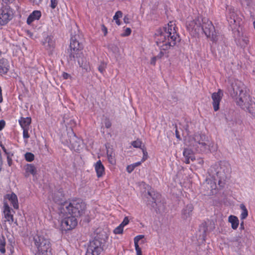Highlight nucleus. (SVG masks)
I'll return each instance as SVG.
<instances>
[{
	"mask_svg": "<svg viewBox=\"0 0 255 255\" xmlns=\"http://www.w3.org/2000/svg\"><path fill=\"white\" fill-rule=\"evenodd\" d=\"M156 43L160 49V53L156 57L152 58L151 64L155 65L156 58H160L165 52L175 46L180 41L177 32L175 22L170 21L162 28L159 29L155 33Z\"/></svg>",
	"mask_w": 255,
	"mask_h": 255,
	"instance_id": "obj_1",
	"label": "nucleus"
},
{
	"mask_svg": "<svg viewBox=\"0 0 255 255\" xmlns=\"http://www.w3.org/2000/svg\"><path fill=\"white\" fill-rule=\"evenodd\" d=\"M186 144L192 148H185L183 154L185 158L184 162L189 164L191 161L195 160L194 154L193 150L197 152H206L209 151L215 150L216 147L213 148L214 144L209 139L205 134L196 133L192 136H189Z\"/></svg>",
	"mask_w": 255,
	"mask_h": 255,
	"instance_id": "obj_2",
	"label": "nucleus"
},
{
	"mask_svg": "<svg viewBox=\"0 0 255 255\" xmlns=\"http://www.w3.org/2000/svg\"><path fill=\"white\" fill-rule=\"evenodd\" d=\"M232 96L236 99V103L241 108L253 114L255 112V102L247 92L244 84L239 81H235L232 84Z\"/></svg>",
	"mask_w": 255,
	"mask_h": 255,
	"instance_id": "obj_3",
	"label": "nucleus"
},
{
	"mask_svg": "<svg viewBox=\"0 0 255 255\" xmlns=\"http://www.w3.org/2000/svg\"><path fill=\"white\" fill-rule=\"evenodd\" d=\"M231 171L230 164L226 161H220L211 166L208 173L213 180V184L211 186L212 189L215 188L217 182L220 186H223L224 182Z\"/></svg>",
	"mask_w": 255,
	"mask_h": 255,
	"instance_id": "obj_4",
	"label": "nucleus"
},
{
	"mask_svg": "<svg viewBox=\"0 0 255 255\" xmlns=\"http://www.w3.org/2000/svg\"><path fill=\"white\" fill-rule=\"evenodd\" d=\"M85 208V203L83 202L81 199H75L62 204L60 212L64 214H70L76 218L84 213Z\"/></svg>",
	"mask_w": 255,
	"mask_h": 255,
	"instance_id": "obj_5",
	"label": "nucleus"
},
{
	"mask_svg": "<svg viewBox=\"0 0 255 255\" xmlns=\"http://www.w3.org/2000/svg\"><path fill=\"white\" fill-rule=\"evenodd\" d=\"M37 249L35 255H48L51 252V244L49 238L42 233L38 232L33 238Z\"/></svg>",
	"mask_w": 255,
	"mask_h": 255,
	"instance_id": "obj_6",
	"label": "nucleus"
},
{
	"mask_svg": "<svg viewBox=\"0 0 255 255\" xmlns=\"http://www.w3.org/2000/svg\"><path fill=\"white\" fill-rule=\"evenodd\" d=\"M201 21L200 30L203 31L207 37L211 38L213 42L216 43L218 35L212 22L205 17L202 18Z\"/></svg>",
	"mask_w": 255,
	"mask_h": 255,
	"instance_id": "obj_7",
	"label": "nucleus"
},
{
	"mask_svg": "<svg viewBox=\"0 0 255 255\" xmlns=\"http://www.w3.org/2000/svg\"><path fill=\"white\" fill-rule=\"evenodd\" d=\"M62 214L63 216L60 222L61 230L69 231L75 228L78 223L77 220L75 217L68 213Z\"/></svg>",
	"mask_w": 255,
	"mask_h": 255,
	"instance_id": "obj_8",
	"label": "nucleus"
},
{
	"mask_svg": "<svg viewBox=\"0 0 255 255\" xmlns=\"http://www.w3.org/2000/svg\"><path fill=\"white\" fill-rule=\"evenodd\" d=\"M13 11L7 5H2L0 8V26L6 25L13 17Z\"/></svg>",
	"mask_w": 255,
	"mask_h": 255,
	"instance_id": "obj_9",
	"label": "nucleus"
},
{
	"mask_svg": "<svg viewBox=\"0 0 255 255\" xmlns=\"http://www.w3.org/2000/svg\"><path fill=\"white\" fill-rule=\"evenodd\" d=\"M103 251V245L98 239L91 241L87 249L86 255H100Z\"/></svg>",
	"mask_w": 255,
	"mask_h": 255,
	"instance_id": "obj_10",
	"label": "nucleus"
},
{
	"mask_svg": "<svg viewBox=\"0 0 255 255\" xmlns=\"http://www.w3.org/2000/svg\"><path fill=\"white\" fill-rule=\"evenodd\" d=\"M71 52L70 54V58L72 59L73 58L75 60V55L80 54L82 52V46L80 44L79 41L77 40L75 37L72 36L71 37V41L70 44Z\"/></svg>",
	"mask_w": 255,
	"mask_h": 255,
	"instance_id": "obj_11",
	"label": "nucleus"
},
{
	"mask_svg": "<svg viewBox=\"0 0 255 255\" xmlns=\"http://www.w3.org/2000/svg\"><path fill=\"white\" fill-rule=\"evenodd\" d=\"M41 43L45 50L52 52L55 47V40L52 35L43 34Z\"/></svg>",
	"mask_w": 255,
	"mask_h": 255,
	"instance_id": "obj_12",
	"label": "nucleus"
},
{
	"mask_svg": "<svg viewBox=\"0 0 255 255\" xmlns=\"http://www.w3.org/2000/svg\"><path fill=\"white\" fill-rule=\"evenodd\" d=\"M226 8V16L229 24L232 26L235 24L238 20L237 15L235 12V8L233 6L225 4Z\"/></svg>",
	"mask_w": 255,
	"mask_h": 255,
	"instance_id": "obj_13",
	"label": "nucleus"
},
{
	"mask_svg": "<svg viewBox=\"0 0 255 255\" xmlns=\"http://www.w3.org/2000/svg\"><path fill=\"white\" fill-rule=\"evenodd\" d=\"M223 96V92L220 89L217 92H214L212 94V104L215 111H217L219 109L220 103Z\"/></svg>",
	"mask_w": 255,
	"mask_h": 255,
	"instance_id": "obj_14",
	"label": "nucleus"
},
{
	"mask_svg": "<svg viewBox=\"0 0 255 255\" xmlns=\"http://www.w3.org/2000/svg\"><path fill=\"white\" fill-rule=\"evenodd\" d=\"M201 18L198 17L192 21H188L186 23L187 29L189 31H194L195 32H199L201 28Z\"/></svg>",
	"mask_w": 255,
	"mask_h": 255,
	"instance_id": "obj_15",
	"label": "nucleus"
},
{
	"mask_svg": "<svg viewBox=\"0 0 255 255\" xmlns=\"http://www.w3.org/2000/svg\"><path fill=\"white\" fill-rule=\"evenodd\" d=\"M52 200L55 203L60 205L59 210L64 202H68L65 201V194L64 193L62 189H59L57 191L55 192L54 196L52 197Z\"/></svg>",
	"mask_w": 255,
	"mask_h": 255,
	"instance_id": "obj_16",
	"label": "nucleus"
},
{
	"mask_svg": "<svg viewBox=\"0 0 255 255\" xmlns=\"http://www.w3.org/2000/svg\"><path fill=\"white\" fill-rule=\"evenodd\" d=\"M75 58L77 59V62L80 67L86 71L90 70L89 62H88L86 58L84 56L82 52H81L80 54H78L77 56L75 55Z\"/></svg>",
	"mask_w": 255,
	"mask_h": 255,
	"instance_id": "obj_17",
	"label": "nucleus"
},
{
	"mask_svg": "<svg viewBox=\"0 0 255 255\" xmlns=\"http://www.w3.org/2000/svg\"><path fill=\"white\" fill-rule=\"evenodd\" d=\"M97 176L100 178L105 174V168L100 160L97 161L94 165Z\"/></svg>",
	"mask_w": 255,
	"mask_h": 255,
	"instance_id": "obj_18",
	"label": "nucleus"
},
{
	"mask_svg": "<svg viewBox=\"0 0 255 255\" xmlns=\"http://www.w3.org/2000/svg\"><path fill=\"white\" fill-rule=\"evenodd\" d=\"M4 199H8L13 207L17 209L19 207L17 196L13 193L7 194L4 197Z\"/></svg>",
	"mask_w": 255,
	"mask_h": 255,
	"instance_id": "obj_19",
	"label": "nucleus"
},
{
	"mask_svg": "<svg viewBox=\"0 0 255 255\" xmlns=\"http://www.w3.org/2000/svg\"><path fill=\"white\" fill-rule=\"evenodd\" d=\"M9 69L8 60L5 58L0 59V74H6Z\"/></svg>",
	"mask_w": 255,
	"mask_h": 255,
	"instance_id": "obj_20",
	"label": "nucleus"
},
{
	"mask_svg": "<svg viewBox=\"0 0 255 255\" xmlns=\"http://www.w3.org/2000/svg\"><path fill=\"white\" fill-rule=\"evenodd\" d=\"M41 16V12L39 10H34L27 18V24L30 25L34 21L38 20Z\"/></svg>",
	"mask_w": 255,
	"mask_h": 255,
	"instance_id": "obj_21",
	"label": "nucleus"
},
{
	"mask_svg": "<svg viewBox=\"0 0 255 255\" xmlns=\"http://www.w3.org/2000/svg\"><path fill=\"white\" fill-rule=\"evenodd\" d=\"M73 136L69 139L70 143L74 150H79V146L81 140L72 132Z\"/></svg>",
	"mask_w": 255,
	"mask_h": 255,
	"instance_id": "obj_22",
	"label": "nucleus"
},
{
	"mask_svg": "<svg viewBox=\"0 0 255 255\" xmlns=\"http://www.w3.org/2000/svg\"><path fill=\"white\" fill-rule=\"evenodd\" d=\"M3 208L5 218L7 221L12 222L13 221V215L11 214V209L7 202H4Z\"/></svg>",
	"mask_w": 255,
	"mask_h": 255,
	"instance_id": "obj_23",
	"label": "nucleus"
},
{
	"mask_svg": "<svg viewBox=\"0 0 255 255\" xmlns=\"http://www.w3.org/2000/svg\"><path fill=\"white\" fill-rule=\"evenodd\" d=\"M18 123L21 128H29V126L31 123L30 117H20L18 120Z\"/></svg>",
	"mask_w": 255,
	"mask_h": 255,
	"instance_id": "obj_24",
	"label": "nucleus"
},
{
	"mask_svg": "<svg viewBox=\"0 0 255 255\" xmlns=\"http://www.w3.org/2000/svg\"><path fill=\"white\" fill-rule=\"evenodd\" d=\"M193 209V206L192 204H188L183 210L182 212V217L184 219H187L190 217L192 212Z\"/></svg>",
	"mask_w": 255,
	"mask_h": 255,
	"instance_id": "obj_25",
	"label": "nucleus"
},
{
	"mask_svg": "<svg viewBox=\"0 0 255 255\" xmlns=\"http://www.w3.org/2000/svg\"><path fill=\"white\" fill-rule=\"evenodd\" d=\"M25 171L26 173V176L29 174H32L35 176L36 174V168L33 164H27L25 166Z\"/></svg>",
	"mask_w": 255,
	"mask_h": 255,
	"instance_id": "obj_26",
	"label": "nucleus"
},
{
	"mask_svg": "<svg viewBox=\"0 0 255 255\" xmlns=\"http://www.w3.org/2000/svg\"><path fill=\"white\" fill-rule=\"evenodd\" d=\"M228 221L231 224V227L233 230H236L238 228L239 220L237 217L234 215H230L228 217Z\"/></svg>",
	"mask_w": 255,
	"mask_h": 255,
	"instance_id": "obj_27",
	"label": "nucleus"
},
{
	"mask_svg": "<svg viewBox=\"0 0 255 255\" xmlns=\"http://www.w3.org/2000/svg\"><path fill=\"white\" fill-rule=\"evenodd\" d=\"M148 194L152 198V206L155 208L156 207V206L157 205V202L160 198V195L158 193L153 191H148Z\"/></svg>",
	"mask_w": 255,
	"mask_h": 255,
	"instance_id": "obj_28",
	"label": "nucleus"
},
{
	"mask_svg": "<svg viewBox=\"0 0 255 255\" xmlns=\"http://www.w3.org/2000/svg\"><path fill=\"white\" fill-rule=\"evenodd\" d=\"M240 208L241 210L240 218L241 220H243L247 218L248 216V211L244 204H241L240 205Z\"/></svg>",
	"mask_w": 255,
	"mask_h": 255,
	"instance_id": "obj_29",
	"label": "nucleus"
},
{
	"mask_svg": "<svg viewBox=\"0 0 255 255\" xmlns=\"http://www.w3.org/2000/svg\"><path fill=\"white\" fill-rule=\"evenodd\" d=\"M107 154L109 163L112 165H115L116 163L115 154L112 151H110L109 150H107Z\"/></svg>",
	"mask_w": 255,
	"mask_h": 255,
	"instance_id": "obj_30",
	"label": "nucleus"
},
{
	"mask_svg": "<svg viewBox=\"0 0 255 255\" xmlns=\"http://www.w3.org/2000/svg\"><path fill=\"white\" fill-rule=\"evenodd\" d=\"M142 163V161H138L128 165L127 167V171L128 173H130L134 169V168L140 165Z\"/></svg>",
	"mask_w": 255,
	"mask_h": 255,
	"instance_id": "obj_31",
	"label": "nucleus"
},
{
	"mask_svg": "<svg viewBox=\"0 0 255 255\" xmlns=\"http://www.w3.org/2000/svg\"><path fill=\"white\" fill-rule=\"evenodd\" d=\"M5 240L2 236L0 238V253L2 254H4L5 253Z\"/></svg>",
	"mask_w": 255,
	"mask_h": 255,
	"instance_id": "obj_32",
	"label": "nucleus"
},
{
	"mask_svg": "<svg viewBox=\"0 0 255 255\" xmlns=\"http://www.w3.org/2000/svg\"><path fill=\"white\" fill-rule=\"evenodd\" d=\"M123 16V13L121 11H117L114 17H113V19L115 21L116 24L118 25H121V22H120V20H119V18L122 17Z\"/></svg>",
	"mask_w": 255,
	"mask_h": 255,
	"instance_id": "obj_33",
	"label": "nucleus"
},
{
	"mask_svg": "<svg viewBox=\"0 0 255 255\" xmlns=\"http://www.w3.org/2000/svg\"><path fill=\"white\" fill-rule=\"evenodd\" d=\"M25 160L28 162H31L34 159V155L31 152H26L24 155Z\"/></svg>",
	"mask_w": 255,
	"mask_h": 255,
	"instance_id": "obj_34",
	"label": "nucleus"
},
{
	"mask_svg": "<svg viewBox=\"0 0 255 255\" xmlns=\"http://www.w3.org/2000/svg\"><path fill=\"white\" fill-rule=\"evenodd\" d=\"M124 227L120 224L114 230V233L116 235L122 234L123 232Z\"/></svg>",
	"mask_w": 255,
	"mask_h": 255,
	"instance_id": "obj_35",
	"label": "nucleus"
},
{
	"mask_svg": "<svg viewBox=\"0 0 255 255\" xmlns=\"http://www.w3.org/2000/svg\"><path fill=\"white\" fill-rule=\"evenodd\" d=\"M29 128H22V135L23 138L24 139V141L26 143L27 142L25 139H27L29 137V134L28 133V130Z\"/></svg>",
	"mask_w": 255,
	"mask_h": 255,
	"instance_id": "obj_36",
	"label": "nucleus"
},
{
	"mask_svg": "<svg viewBox=\"0 0 255 255\" xmlns=\"http://www.w3.org/2000/svg\"><path fill=\"white\" fill-rule=\"evenodd\" d=\"M142 142L139 139L133 141L131 143V145L135 148H141Z\"/></svg>",
	"mask_w": 255,
	"mask_h": 255,
	"instance_id": "obj_37",
	"label": "nucleus"
},
{
	"mask_svg": "<svg viewBox=\"0 0 255 255\" xmlns=\"http://www.w3.org/2000/svg\"><path fill=\"white\" fill-rule=\"evenodd\" d=\"M241 4L243 6H250L253 0H239Z\"/></svg>",
	"mask_w": 255,
	"mask_h": 255,
	"instance_id": "obj_38",
	"label": "nucleus"
},
{
	"mask_svg": "<svg viewBox=\"0 0 255 255\" xmlns=\"http://www.w3.org/2000/svg\"><path fill=\"white\" fill-rule=\"evenodd\" d=\"M142 149V151L143 153V156L140 161H142V162L145 161L147 158H148V153L146 151V150L144 149V148H141Z\"/></svg>",
	"mask_w": 255,
	"mask_h": 255,
	"instance_id": "obj_39",
	"label": "nucleus"
},
{
	"mask_svg": "<svg viewBox=\"0 0 255 255\" xmlns=\"http://www.w3.org/2000/svg\"><path fill=\"white\" fill-rule=\"evenodd\" d=\"M131 32V29L130 28L127 27L125 30V31L121 34V36L123 37H126L129 36Z\"/></svg>",
	"mask_w": 255,
	"mask_h": 255,
	"instance_id": "obj_40",
	"label": "nucleus"
},
{
	"mask_svg": "<svg viewBox=\"0 0 255 255\" xmlns=\"http://www.w3.org/2000/svg\"><path fill=\"white\" fill-rule=\"evenodd\" d=\"M106 67V64L104 62H102L98 67V70L101 73H103L105 71Z\"/></svg>",
	"mask_w": 255,
	"mask_h": 255,
	"instance_id": "obj_41",
	"label": "nucleus"
},
{
	"mask_svg": "<svg viewBox=\"0 0 255 255\" xmlns=\"http://www.w3.org/2000/svg\"><path fill=\"white\" fill-rule=\"evenodd\" d=\"M58 0H50V7L52 9H54L57 5Z\"/></svg>",
	"mask_w": 255,
	"mask_h": 255,
	"instance_id": "obj_42",
	"label": "nucleus"
},
{
	"mask_svg": "<svg viewBox=\"0 0 255 255\" xmlns=\"http://www.w3.org/2000/svg\"><path fill=\"white\" fill-rule=\"evenodd\" d=\"M129 223V220L128 217H125L122 221V222L120 224L124 228L125 226L127 225Z\"/></svg>",
	"mask_w": 255,
	"mask_h": 255,
	"instance_id": "obj_43",
	"label": "nucleus"
},
{
	"mask_svg": "<svg viewBox=\"0 0 255 255\" xmlns=\"http://www.w3.org/2000/svg\"><path fill=\"white\" fill-rule=\"evenodd\" d=\"M143 238V235H138L134 237V242L138 243V242Z\"/></svg>",
	"mask_w": 255,
	"mask_h": 255,
	"instance_id": "obj_44",
	"label": "nucleus"
},
{
	"mask_svg": "<svg viewBox=\"0 0 255 255\" xmlns=\"http://www.w3.org/2000/svg\"><path fill=\"white\" fill-rule=\"evenodd\" d=\"M102 31L104 33V36H106L108 33V29L104 24L102 25Z\"/></svg>",
	"mask_w": 255,
	"mask_h": 255,
	"instance_id": "obj_45",
	"label": "nucleus"
},
{
	"mask_svg": "<svg viewBox=\"0 0 255 255\" xmlns=\"http://www.w3.org/2000/svg\"><path fill=\"white\" fill-rule=\"evenodd\" d=\"M5 125V123L4 121H3V120L0 121V130H2L4 128Z\"/></svg>",
	"mask_w": 255,
	"mask_h": 255,
	"instance_id": "obj_46",
	"label": "nucleus"
},
{
	"mask_svg": "<svg viewBox=\"0 0 255 255\" xmlns=\"http://www.w3.org/2000/svg\"><path fill=\"white\" fill-rule=\"evenodd\" d=\"M42 0H30V1L35 4H38Z\"/></svg>",
	"mask_w": 255,
	"mask_h": 255,
	"instance_id": "obj_47",
	"label": "nucleus"
},
{
	"mask_svg": "<svg viewBox=\"0 0 255 255\" xmlns=\"http://www.w3.org/2000/svg\"><path fill=\"white\" fill-rule=\"evenodd\" d=\"M27 35L31 38H33V33L30 31H27Z\"/></svg>",
	"mask_w": 255,
	"mask_h": 255,
	"instance_id": "obj_48",
	"label": "nucleus"
},
{
	"mask_svg": "<svg viewBox=\"0 0 255 255\" xmlns=\"http://www.w3.org/2000/svg\"><path fill=\"white\" fill-rule=\"evenodd\" d=\"M134 244L135 250L136 251L141 250L138 246V243L134 242Z\"/></svg>",
	"mask_w": 255,
	"mask_h": 255,
	"instance_id": "obj_49",
	"label": "nucleus"
},
{
	"mask_svg": "<svg viewBox=\"0 0 255 255\" xmlns=\"http://www.w3.org/2000/svg\"><path fill=\"white\" fill-rule=\"evenodd\" d=\"M7 163L8 164V165L10 166H11V164H12V159L9 157H7Z\"/></svg>",
	"mask_w": 255,
	"mask_h": 255,
	"instance_id": "obj_50",
	"label": "nucleus"
},
{
	"mask_svg": "<svg viewBox=\"0 0 255 255\" xmlns=\"http://www.w3.org/2000/svg\"><path fill=\"white\" fill-rule=\"evenodd\" d=\"M63 77L64 79H67L69 77V75L67 73L64 72L63 73Z\"/></svg>",
	"mask_w": 255,
	"mask_h": 255,
	"instance_id": "obj_51",
	"label": "nucleus"
},
{
	"mask_svg": "<svg viewBox=\"0 0 255 255\" xmlns=\"http://www.w3.org/2000/svg\"><path fill=\"white\" fill-rule=\"evenodd\" d=\"M124 21L125 23H128L129 22L128 18L127 16H125V17L124 18Z\"/></svg>",
	"mask_w": 255,
	"mask_h": 255,
	"instance_id": "obj_52",
	"label": "nucleus"
},
{
	"mask_svg": "<svg viewBox=\"0 0 255 255\" xmlns=\"http://www.w3.org/2000/svg\"><path fill=\"white\" fill-rule=\"evenodd\" d=\"M198 163L200 165H202L204 163V161L202 159L200 158V159H199L198 160Z\"/></svg>",
	"mask_w": 255,
	"mask_h": 255,
	"instance_id": "obj_53",
	"label": "nucleus"
},
{
	"mask_svg": "<svg viewBox=\"0 0 255 255\" xmlns=\"http://www.w3.org/2000/svg\"><path fill=\"white\" fill-rule=\"evenodd\" d=\"M111 125L110 123H107L105 124V126L107 128H109L111 127Z\"/></svg>",
	"mask_w": 255,
	"mask_h": 255,
	"instance_id": "obj_54",
	"label": "nucleus"
},
{
	"mask_svg": "<svg viewBox=\"0 0 255 255\" xmlns=\"http://www.w3.org/2000/svg\"><path fill=\"white\" fill-rule=\"evenodd\" d=\"M136 252L137 255H142L141 250H139V251H136Z\"/></svg>",
	"mask_w": 255,
	"mask_h": 255,
	"instance_id": "obj_55",
	"label": "nucleus"
},
{
	"mask_svg": "<svg viewBox=\"0 0 255 255\" xmlns=\"http://www.w3.org/2000/svg\"><path fill=\"white\" fill-rule=\"evenodd\" d=\"M2 101H3L2 96V95H0V103H2Z\"/></svg>",
	"mask_w": 255,
	"mask_h": 255,
	"instance_id": "obj_56",
	"label": "nucleus"
},
{
	"mask_svg": "<svg viewBox=\"0 0 255 255\" xmlns=\"http://www.w3.org/2000/svg\"><path fill=\"white\" fill-rule=\"evenodd\" d=\"M241 228H244V222H242L241 224Z\"/></svg>",
	"mask_w": 255,
	"mask_h": 255,
	"instance_id": "obj_57",
	"label": "nucleus"
},
{
	"mask_svg": "<svg viewBox=\"0 0 255 255\" xmlns=\"http://www.w3.org/2000/svg\"><path fill=\"white\" fill-rule=\"evenodd\" d=\"M176 137H177V138H179V136L178 135H177V134H176Z\"/></svg>",
	"mask_w": 255,
	"mask_h": 255,
	"instance_id": "obj_58",
	"label": "nucleus"
},
{
	"mask_svg": "<svg viewBox=\"0 0 255 255\" xmlns=\"http://www.w3.org/2000/svg\"><path fill=\"white\" fill-rule=\"evenodd\" d=\"M1 51L0 50V56L1 55Z\"/></svg>",
	"mask_w": 255,
	"mask_h": 255,
	"instance_id": "obj_59",
	"label": "nucleus"
}]
</instances>
